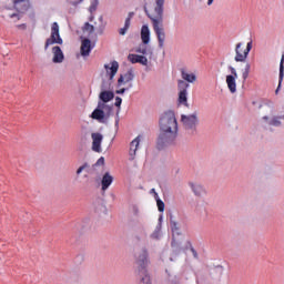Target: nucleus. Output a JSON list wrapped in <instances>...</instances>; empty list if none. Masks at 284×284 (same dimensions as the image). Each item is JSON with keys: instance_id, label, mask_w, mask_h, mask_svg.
I'll return each instance as SVG.
<instances>
[{"instance_id": "nucleus-51", "label": "nucleus", "mask_w": 284, "mask_h": 284, "mask_svg": "<svg viewBox=\"0 0 284 284\" xmlns=\"http://www.w3.org/2000/svg\"><path fill=\"white\" fill-rule=\"evenodd\" d=\"M115 128H119V119L115 120Z\"/></svg>"}, {"instance_id": "nucleus-43", "label": "nucleus", "mask_w": 284, "mask_h": 284, "mask_svg": "<svg viewBox=\"0 0 284 284\" xmlns=\"http://www.w3.org/2000/svg\"><path fill=\"white\" fill-rule=\"evenodd\" d=\"M125 88L115 91V94H125Z\"/></svg>"}, {"instance_id": "nucleus-15", "label": "nucleus", "mask_w": 284, "mask_h": 284, "mask_svg": "<svg viewBox=\"0 0 284 284\" xmlns=\"http://www.w3.org/2000/svg\"><path fill=\"white\" fill-rule=\"evenodd\" d=\"M243 57H245V51H243V42H239L235 45V58H234V60L236 61V63H245L247 58H243Z\"/></svg>"}, {"instance_id": "nucleus-13", "label": "nucleus", "mask_w": 284, "mask_h": 284, "mask_svg": "<svg viewBox=\"0 0 284 284\" xmlns=\"http://www.w3.org/2000/svg\"><path fill=\"white\" fill-rule=\"evenodd\" d=\"M152 28L158 39L159 48H163L165 45V28L163 23L152 24Z\"/></svg>"}, {"instance_id": "nucleus-47", "label": "nucleus", "mask_w": 284, "mask_h": 284, "mask_svg": "<svg viewBox=\"0 0 284 284\" xmlns=\"http://www.w3.org/2000/svg\"><path fill=\"white\" fill-rule=\"evenodd\" d=\"M153 196H154V199H155L156 202H158V201H161V197H159V193H155Z\"/></svg>"}, {"instance_id": "nucleus-16", "label": "nucleus", "mask_w": 284, "mask_h": 284, "mask_svg": "<svg viewBox=\"0 0 284 284\" xmlns=\"http://www.w3.org/2000/svg\"><path fill=\"white\" fill-rule=\"evenodd\" d=\"M141 143V136H136L131 143H130V151H129V161H134V158L136 156V151L139 150V145Z\"/></svg>"}, {"instance_id": "nucleus-29", "label": "nucleus", "mask_w": 284, "mask_h": 284, "mask_svg": "<svg viewBox=\"0 0 284 284\" xmlns=\"http://www.w3.org/2000/svg\"><path fill=\"white\" fill-rule=\"evenodd\" d=\"M179 103L185 105L187 108V91H180L179 92Z\"/></svg>"}, {"instance_id": "nucleus-42", "label": "nucleus", "mask_w": 284, "mask_h": 284, "mask_svg": "<svg viewBox=\"0 0 284 284\" xmlns=\"http://www.w3.org/2000/svg\"><path fill=\"white\" fill-rule=\"evenodd\" d=\"M215 272L217 273V274H220V275H222L223 274V266H221V265H217V266H215Z\"/></svg>"}, {"instance_id": "nucleus-52", "label": "nucleus", "mask_w": 284, "mask_h": 284, "mask_svg": "<svg viewBox=\"0 0 284 284\" xmlns=\"http://www.w3.org/2000/svg\"><path fill=\"white\" fill-rule=\"evenodd\" d=\"M93 20H94V16H91V17H90V21H93Z\"/></svg>"}, {"instance_id": "nucleus-53", "label": "nucleus", "mask_w": 284, "mask_h": 284, "mask_svg": "<svg viewBox=\"0 0 284 284\" xmlns=\"http://www.w3.org/2000/svg\"><path fill=\"white\" fill-rule=\"evenodd\" d=\"M99 20H100V21H103V16H101V17L99 18Z\"/></svg>"}, {"instance_id": "nucleus-4", "label": "nucleus", "mask_w": 284, "mask_h": 284, "mask_svg": "<svg viewBox=\"0 0 284 284\" xmlns=\"http://www.w3.org/2000/svg\"><path fill=\"white\" fill-rule=\"evenodd\" d=\"M179 131H162L158 135V150H165V148H172L176 145V139Z\"/></svg>"}, {"instance_id": "nucleus-28", "label": "nucleus", "mask_w": 284, "mask_h": 284, "mask_svg": "<svg viewBox=\"0 0 284 284\" xmlns=\"http://www.w3.org/2000/svg\"><path fill=\"white\" fill-rule=\"evenodd\" d=\"M181 77L186 81L187 83H194L196 81V74L194 73H187L185 70L181 71Z\"/></svg>"}, {"instance_id": "nucleus-20", "label": "nucleus", "mask_w": 284, "mask_h": 284, "mask_svg": "<svg viewBox=\"0 0 284 284\" xmlns=\"http://www.w3.org/2000/svg\"><path fill=\"white\" fill-rule=\"evenodd\" d=\"M170 225L172 232V239H176V236H181V227L179 226V222L174 219V215H170Z\"/></svg>"}, {"instance_id": "nucleus-46", "label": "nucleus", "mask_w": 284, "mask_h": 284, "mask_svg": "<svg viewBox=\"0 0 284 284\" xmlns=\"http://www.w3.org/2000/svg\"><path fill=\"white\" fill-rule=\"evenodd\" d=\"M252 103H253V105H257L258 110H261L263 108L262 103H258L256 101H253Z\"/></svg>"}, {"instance_id": "nucleus-49", "label": "nucleus", "mask_w": 284, "mask_h": 284, "mask_svg": "<svg viewBox=\"0 0 284 284\" xmlns=\"http://www.w3.org/2000/svg\"><path fill=\"white\" fill-rule=\"evenodd\" d=\"M150 194L155 195V194H156V190H155V189H151V190H150Z\"/></svg>"}, {"instance_id": "nucleus-39", "label": "nucleus", "mask_w": 284, "mask_h": 284, "mask_svg": "<svg viewBox=\"0 0 284 284\" xmlns=\"http://www.w3.org/2000/svg\"><path fill=\"white\" fill-rule=\"evenodd\" d=\"M10 19H14V23H17V21L21 20V14L20 13H11L9 14Z\"/></svg>"}, {"instance_id": "nucleus-3", "label": "nucleus", "mask_w": 284, "mask_h": 284, "mask_svg": "<svg viewBox=\"0 0 284 284\" xmlns=\"http://www.w3.org/2000/svg\"><path fill=\"white\" fill-rule=\"evenodd\" d=\"M144 12L149 17L152 26H158L163 23V14L165 12V0H155V7L152 11L148 10V7L144 6Z\"/></svg>"}, {"instance_id": "nucleus-23", "label": "nucleus", "mask_w": 284, "mask_h": 284, "mask_svg": "<svg viewBox=\"0 0 284 284\" xmlns=\"http://www.w3.org/2000/svg\"><path fill=\"white\" fill-rule=\"evenodd\" d=\"M189 186L195 196H203L205 194V187L201 183L189 182Z\"/></svg>"}, {"instance_id": "nucleus-19", "label": "nucleus", "mask_w": 284, "mask_h": 284, "mask_svg": "<svg viewBox=\"0 0 284 284\" xmlns=\"http://www.w3.org/2000/svg\"><path fill=\"white\" fill-rule=\"evenodd\" d=\"M130 81H134V71L130 69L126 73L121 74L118 79V85L121 88L123 83H130Z\"/></svg>"}, {"instance_id": "nucleus-1", "label": "nucleus", "mask_w": 284, "mask_h": 284, "mask_svg": "<svg viewBox=\"0 0 284 284\" xmlns=\"http://www.w3.org/2000/svg\"><path fill=\"white\" fill-rule=\"evenodd\" d=\"M150 263V255L145 246L139 248L134 253L135 274L139 276V284H152L150 282V274H148V265Z\"/></svg>"}, {"instance_id": "nucleus-40", "label": "nucleus", "mask_w": 284, "mask_h": 284, "mask_svg": "<svg viewBox=\"0 0 284 284\" xmlns=\"http://www.w3.org/2000/svg\"><path fill=\"white\" fill-rule=\"evenodd\" d=\"M122 103H123V99L116 97L115 98V103H114L115 108H121Z\"/></svg>"}, {"instance_id": "nucleus-18", "label": "nucleus", "mask_w": 284, "mask_h": 284, "mask_svg": "<svg viewBox=\"0 0 284 284\" xmlns=\"http://www.w3.org/2000/svg\"><path fill=\"white\" fill-rule=\"evenodd\" d=\"M13 6L20 14H23V12H28V8H30V0H14Z\"/></svg>"}, {"instance_id": "nucleus-22", "label": "nucleus", "mask_w": 284, "mask_h": 284, "mask_svg": "<svg viewBox=\"0 0 284 284\" xmlns=\"http://www.w3.org/2000/svg\"><path fill=\"white\" fill-rule=\"evenodd\" d=\"M128 60L131 63H140L141 65H148V58L145 55H139V54L130 53L128 55Z\"/></svg>"}, {"instance_id": "nucleus-32", "label": "nucleus", "mask_w": 284, "mask_h": 284, "mask_svg": "<svg viewBox=\"0 0 284 284\" xmlns=\"http://www.w3.org/2000/svg\"><path fill=\"white\" fill-rule=\"evenodd\" d=\"M252 65L250 64V62H247L244 67V70L242 71V78L243 81H247V78L250 77V70H251Z\"/></svg>"}, {"instance_id": "nucleus-41", "label": "nucleus", "mask_w": 284, "mask_h": 284, "mask_svg": "<svg viewBox=\"0 0 284 284\" xmlns=\"http://www.w3.org/2000/svg\"><path fill=\"white\" fill-rule=\"evenodd\" d=\"M128 28L126 27H123L119 30V34H121V37H125V34H128Z\"/></svg>"}, {"instance_id": "nucleus-25", "label": "nucleus", "mask_w": 284, "mask_h": 284, "mask_svg": "<svg viewBox=\"0 0 284 284\" xmlns=\"http://www.w3.org/2000/svg\"><path fill=\"white\" fill-rule=\"evenodd\" d=\"M141 39L144 45L150 43V27L148 24H143L141 28Z\"/></svg>"}, {"instance_id": "nucleus-34", "label": "nucleus", "mask_w": 284, "mask_h": 284, "mask_svg": "<svg viewBox=\"0 0 284 284\" xmlns=\"http://www.w3.org/2000/svg\"><path fill=\"white\" fill-rule=\"evenodd\" d=\"M185 250H191L193 256L199 258V253L194 250V246H192V242H186Z\"/></svg>"}, {"instance_id": "nucleus-54", "label": "nucleus", "mask_w": 284, "mask_h": 284, "mask_svg": "<svg viewBox=\"0 0 284 284\" xmlns=\"http://www.w3.org/2000/svg\"><path fill=\"white\" fill-rule=\"evenodd\" d=\"M221 65H223V62H221Z\"/></svg>"}, {"instance_id": "nucleus-35", "label": "nucleus", "mask_w": 284, "mask_h": 284, "mask_svg": "<svg viewBox=\"0 0 284 284\" xmlns=\"http://www.w3.org/2000/svg\"><path fill=\"white\" fill-rule=\"evenodd\" d=\"M133 17H134V12H129V14L125 19V22H124V28L130 30V26H131V21H132Z\"/></svg>"}, {"instance_id": "nucleus-33", "label": "nucleus", "mask_w": 284, "mask_h": 284, "mask_svg": "<svg viewBox=\"0 0 284 284\" xmlns=\"http://www.w3.org/2000/svg\"><path fill=\"white\" fill-rule=\"evenodd\" d=\"M135 52H138L139 54H152L151 50H148V47L145 45H140L135 49Z\"/></svg>"}, {"instance_id": "nucleus-44", "label": "nucleus", "mask_w": 284, "mask_h": 284, "mask_svg": "<svg viewBox=\"0 0 284 284\" xmlns=\"http://www.w3.org/2000/svg\"><path fill=\"white\" fill-rule=\"evenodd\" d=\"M133 214H134L135 216L139 215V206H136V205L133 206Z\"/></svg>"}, {"instance_id": "nucleus-10", "label": "nucleus", "mask_w": 284, "mask_h": 284, "mask_svg": "<svg viewBox=\"0 0 284 284\" xmlns=\"http://www.w3.org/2000/svg\"><path fill=\"white\" fill-rule=\"evenodd\" d=\"M99 165H105V158L101 156L97 161V163H94L92 166H90V164L88 162L83 163L81 166H79L75 174H77V176H80V174L84 170H85V172H88V174H94V171L97 170V168H99Z\"/></svg>"}, {"instance_id": "nucleus-48", "label": "nucleus", "mask_w": 284, "mask_h": 284, "mask_svg": "<svg viewBox=\"0 0 284 284\" xmlns=\"http://www.w3.org/2000/svg\"><path fill=\"white\" fill-rule=\"evenodd\" d=\"M18 28H20V30H26V24H19Z\"/></svg>"}, {"instance_id": "nucleus-45", "label": "nucleus", "mask_w": 284, "mask_h": 284, "mask_svg": "<svg viewBox=\"0 0 284 284\" xmlns=\"http://www.w3.org/2000/svg\"><path fill=\"white\" fill-rule=\"evenodd\" d=\"M83 0L80 1H71V6H73L74 8H77V6H79V3H81Z\"/></svg>"}, {"instance_id": "nucleus-21", "label": "nucleus", "mask_w": 284, "mask_h": 284, "mask_svg": "<svg viewBox=\"0 0 284 284\" xmlns=\"http://www.w3.org/2000/svg\"><path fill=\"white\" fill-rule=\"evenodd\" d=\"M52 53H53V59H52L53 63H63L65 55L63 54L61 47H53Z\"/></svg>"}, {"instance_id": "nucleus-31", "label": "nucleus", "mask_w": 284, "mask_h": 284, "mask_svg": "<svg viewBox=\"0 0 284 284\" xmlns=\"http://www.w3.org/2000/svg\"><path fill=\"white\" fill-rule=\"evenodd\" d=\"M82 32H88L89 37L90 34L94 33V26L90 24V22H85L83 28H82Z\"/></svg>"}, {"instance_id": "nucleus-27", "label": "nucleus", "mask_w": 284, "mask_h": 284, "mask_svg": "<svg viewBox=\"0 0 284 284\" xmlns=\"http://www.w3.org/2000/svg\"><path fill=\"white\" fill-rule=\"evenodd\" d=\"M162 221H163V216L161 215L159 219V223L155 226V230L151 234V239H153L154 241H159V239H161V222Z\"/></svg>"}, {"instance_id": "nucleus-8", "label": "nucleus", "mask_w": 284, "mask_h": 284, "mask_svg": "<svg viewBox=\"0 0 284 284\" xmlns=\"http://www.w3.org/2000/svg\"><path fill=\"white\" fill-rule=\"evenodd\" d=\"M54 43L63 45V39H61V34H59V23L57 22H53L51 26V36L44 43V50H48V48H50V45H54Z\"/></svg>"}, {"instance_id": "nucleus-26", "label": "nucleus", "mask_w": 284, "mask_h": 284, "mask_svg": "<svg viewBox=\"0 0 284 284\" xmlns=\"http://www.w3.org/2000/svg\"><path fill=\"white\" fill-rule=\"evenodd\" d=\"M283 79H284V55H282L280 61V75H278V85L275 90V94H278L281 90V85H283Z\"/></svg>"}, {"instance_id": "nucleus-24", "label": "nucleus", "mask_w": 284, "mask_h": 284, "mask_svg": "<svg viewBox=\"0 0 284 284\" xmlns=\"http://www.w3.org/2000/svg\"><path fill=\"white\" fill-rule=\"evenodd\" d=\"M114 178L110 174V172H105L101 180L102 191L105 192L108 187L112 185Z\"/></svg>"}, {"instance_id": "nucleus-36", "label": "nucleus", "mask_w": 284, "mask_h": 284, "mask_svg": "<svg viewBox=\"0 0 284 284\" xmlns=\"http://www.w3.org/2000/svg\"><path fill=\"white\" fill-rule=\"evenodd\" d=\"M251 51H252V41L247 42L246 48L244 49L243 59H247V57H250Z\"/></svg>"}, {"instance_id": "nucleus-7", "label": "nucleus", "mask_w": 284, "mask_h": 284, "mask_svg": "<svg viewBox=\"0 0 284 284\" xmlns=\"http://www.w3.org/2000/svg\"><path fill=\"white\" fill-rule=\"evenodd\" d=\"M181 123L186 132L194 134V132H196V128H199V112L195 111L189 115L182 114Z\"/></svg>"}, {"instance_id": "nucleus-12", "label": "nucleus", "mask_w": 284, "mask_h": 284, "mask_svg": "<svg viewBox=\"0 0 284 284\" xmlns=\"http://www.w3.org/2000/svg\"><path fill=\"white\" fill-rule=\"evenodd\" d=\"M229 70L231 72L230 75H226V85L232 94L236 92V79H239V73L236 72V69L232 65L229 67Z\"/></svg>"}, {"instance_id": "nucleus-50", "label": "nucleus", "mask_w": 284, "mask_h": 284, "mask_svg": "<svg viewBox=\"0 0 284 284\" xmlns=\"http://www.w3.org/2000/svg\"><path fill=\"white\" fill-rule=\"evenodd\" d=\"M214 3V0H207V6H212Z\"/></svg>"}, {"instance_id": "nucleus-14", "label": "nucleus", "mask_w": 284, "mask_h": 284, "mask_svg": "<svg viewBox=\"0 0 284 284\" xmlns=\"http://www.w3.org/2000/svg\"><path fill=\"white\" fill-rule=\"evenodd\" d=\"M91 139H92L91 150L93 152H98V154H101L103 152V149L101 148V143H103V134L92 133Z\"/></svg>"}, {"instance_id": "nucleus-37", "label": "nucleus", "mask_w": 284, "mask_h": 284, "mask_svg": "<svg viewBox=\"0 0 284 284\" xmlns=\"http://www.w3.org/2000/svg\"><path fill=\"white\" fill-rule=\"evenodd\" d=\"M158 210L159 212H165V203L162 202L161 200L156 201Z\"/></svg>"}, {"instance_id": "nucleus-6", "label": "nucleus", "mask_w": 284, "mask_h": 284, "mask_svg": "<svg viewBox=\"0 0 284 284\" xmlns=\"http://www.w3.org/2000/svg\"><path fill=\"white\" fill-rule=\"evenodd\" d=\"M114 105L98 103V106L91 113V119L99 121V123H108V119L112 116Z\"/></svg>"}, {"instance_id": "nucleus-38", "label": "nucleus", "mask_w": 284, "mask_h": 284, "mask_svg": "<svg viewBox=\"0 0 284 284\" xmlns=\"http://www.w3.org/2000/svg\"><path fill=\"white\" fill-rule=\"evenodd\" d=\"M99 6V1H94L90 8H89V11L92 13V12H97V7Z\"/></svg>"}, {"instance_id": "nucleus-5", "label": "nucleus", "mask_w": 284, "mask_h": 284, "mask_svg": "<svg viewBox=\"0 0 284 284\" xmlns=\"http://www.w3.org/2000/svg\"><path fill=\"white\" fill-rule=\"evenodd\" d=\"M159 126L162 131L179 132V122H176V115L174 114V111L164 112L160 116Z\"/></svg>"}, {"instance_id": "nucleus-9", "label": "nucleus", "mask_w": 284, "mask_h": 284, "mask_svg": "<svg viewBox=\"0 0 284 284\" xmlns=\"http://www.w3.org/2000/svg\"><path fill=\"white\" fill-rule=\"evenodd\" d=\"M283 121H284V114L273 115V116L264 115L261 119V123L262 125H264V128H282Z\"/></svg>"}, {"instance_id": "nucleus-30", "label": "nucleus", "mask_w": 284, "mask_h": 284, "mask_svg": "<svg viewBox=\"0 0 284 284\" xmlns=\"http://www.w3.org/2000/svg\"><path fill=\"white\" fill-rule=\"evenodd\" d=\"M187 88H190V84L185 82V80L178 81V89L180 92H187Z\"/></svg>"}, {"instance_id": "nucleus-17", "label": "nucleus", "mask_w": 284, "mask_h": 284, "mask_svg": "<svg viewBox=\"0 0 284 284\" xmlns=\"http://www.w3.org/2000/svg\"><path fill=\"white\" fill-rule=\"evenodd\" d=\"M80 52L82 57H90L92 52V41L90 39L84 38L81 43Z\"/></svg>"}, {"instance_id": "nucleus-11", "label": "nucleus", "mask_w": 284, "mask_h": 284, "mask_svg": "<svg viewBox=\"0 0 284 284\" xmlns=\"http://www.w3.org/2000/svg\"><path fill=\"white\" fill-rule=\"evenodd\" d=\"M181 245H183V242L181 240H176V237L172 239L170 261H175L176 258H179V256H181L182 252H185L186 248H183V246Z\"/></svg>"}, {"instance_id": "nucleus-2", "label": "nucleus", "mask_w": 284, "mask_h": 284, "mask_svg": "<svg viewBox=\"0 0 284 284\" xmlns=\"http://www.w3.org/2000/svg\"><path fill=\"white\" fill-rule=\"evenodd\" d=\"M104 69L106 72V77H109V87L105 84V80H102L101 83V92L99 94V102L103 103V105H108L106 103H110L114 99V92L108 91L110 89V85H112V81L114 80V77H116V72H119V62L112 61L110 64H104Z\"/></svg>"}]
</instances>
